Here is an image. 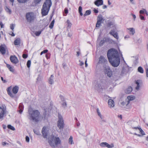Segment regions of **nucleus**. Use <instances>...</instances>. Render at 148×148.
<instances>
[{
    "label": "nucleus",
    "mask_w": 148,
    "mask_h": 148,
    "mask_svg": "<svg viewBox=\"0 0 148 148\" xmlns=\"http://www.w3.org/2000/svg\"><path fill=\"white\" fill-rule=\"evenodd\" d=\"M107 56L108 60L112 58H120L118 52L116 49L114 48L108 50Z\"/></svg>",
    "instance_id": "f257e3e1"
},
{
    "label": "nucleus",
    "mask_w": 148,
    "mask_h": 148,
    "mask_svg": "<svg viewBox=\"0 0 148 148\" xmlns=\"http://www.w3.org/2000/svg\"><path fill=\"white\" fill-rule=\"evenodd\" d=\"M29 114L30 120H32L36 122L38 121L39 118L40 112L37 110H33L32 111H29Z\"/></svg>",
    "instance_id": "f03ea898"
},
{
    "label": "nucleus",
    "mask_w": 148,
    "mask_h": 148,
    "mask_svg": "<svg viewBox=\"0 0 148 148\" xmlns=\"http://www.w3.org/2000/svg\"><path fill=\"white\" fill-rule=\"evenodd\" d=\"M36 18V14L33 12H29L26 14V19L27 22L29 23L34 22Z\"/></svg>",
    "instance_id": "7ed1b4c3"
},
{
    "label": "nucleus",
    "mask_w": 148,
    "mask_h": 148,
    "mask_svg": "<svg viewBox=\"0 0 148 148\" xmlns=\"http://www.w3.org/2000/svg\"><path fill=\"white\" fill-rule=\"evenodd\" d=\"M11 87H10L8 88L7 91L8 94L12 98H14L15 96V94H16L18 91L19 87L17 86H16L13 87L12 91L14 94L11 92Z\"/></svg>",
    "instance_id": "20e7f679"
},
{
    "label": "nucleus",
    "mask_w": 148,
    "mask_h": 148,
    "mask_svg": "<svg viewBox=\"0 0 148 148\" xmlns=\"http://www.w3.org/2000/svg\"><path fill=\"white\" fill-rule=\"evenodd\" d=\"M104 88V84L102 81L100 80L99 81L95 83L94 88L99 92L102 90Z\"/></svg>",
    "instance_id": "39448f33"
},
{
    "label": "nucleus",
    "mask_w": 148,
    "mask_h": 148,
    "mask_svg": "<svg viewBox=\"0 0 148 148\" xmlns=\"http://www.w3.org/2000/svg\"><path fill=\"white\" fill-rule=\"evenodd\" d=\"M57 126L60 130H63L64 126V120L62 116L59 114L58 120L57 122Z\"/></svg>",
    "instance_id": "423d86ee"
},
{
    "label": "nucleus",
    "mask_w": 148,
    "mask_h": 148,
    "mask_svg": "<svg viewBox=\"0 0 148 148\" xmlns=\"http://www.w3.org/2000/svg\"><path fill=\"white\" fill-rule=\"evenodd\" d=\"M108 60L111 65L114 67H118L119 65L120 62V58H112Z\"/></svg>",
    "instance_id": "0eeeda50"
},
{
    "label": "nucleus",
    "mask_w": 148,
    "mask_h": 148,
    "mask_svg": "<svg viewBox=\"0 0 148 148\" xmlns=\"http://www.w3.org/2000/svg\"><path fill=\"white\" fill-rule=\"evenodd\" d=\"M99 60L98 62V64L103 65L104 68V66H107L106 64H107L108 61L105 57L102 56H101L99 57Z\"/></svg>",
    "instance_id": "6e6552de"
},
{
    "label": "nucleus",
    "mask_w": 148,
    "mask_h": 148,
    "mask_svg": "<svg viewBox=\"0 0 148 148\" xmlns=\"http://www.w3.org/2000/svg\"><path fill=\"white\" fill-rule=\"evenodd\" d=\"M51 5V0H46L43 5L42 9H49Z\"/></svg>",
    "instance_id": "1a4fd4ad"
},
{
    "label": "nucleus",
    "mask_w": 148,
    "mask_h": 148,
    "mask_svg": "<svg viewBox=\"0 0 148 148\" xmlns=\"http://www.w3.org/2000/svg\"><path fill=\"white\" fill-rule=\"evenodd\" d=\"M105 73L109 77L112 75V72L110 67L108 66H104Z\"/></svg>",
    "instance_id": "9d476101"
},
{
    "label": "nucleus",
    "mask_w": 148,
    "mask_h": 148,
    "mask_svg": "<svg viewBox=\"0 0 148 148\" xmlns=\"http://www.w3.org/2000/svg\"><path fill=\"white\" fill-rule=\"evenodd\" d=\"M99 145L101 147H107L108 148H112L114 147V145L113 144L109 145L106 142L101 143Z\"/></svg>",
    "instance_id": "9b49d317"
},
{
    "label": "nucleus",
    "mask_w": 148,
    "mask_h": 148,
    "mask_svg": "<svg viewBox=\"0 0 148 148\" xmlns=\"http://www.w3.org/2000/svg\"><path fill=\"white\" fill-rule=\"evenodd\" d=\"M10 61L14 64H16L19 62L17 58L15 55L11 56L10 57Z\"/></svg>",
    "instance_id": "f8f14e48"
},
{
    "label": "nucleus",
    "mask_w": 148,
    "mask_h": 148,
    "mask_svg": "<svg viewBox=\"0 0 148 148\" xmlns=\"http://www.w3.org/2000/svg\"><path fill=\"white\" fill-rule=\"evenodd\" d=\"M55 137L54 136H51V138L48 139V142L51 147L53 148L55 147V143H54Z\"/></svg>",
    "instance_id": "ddd939ff"
},
{
    "label": "nucleus",
    "mask_w": 148,
    "mask_h": 148,
    "mask_svg": "<svg viewBox=\"0 0 148 148\" xmlns=\"http://www.w3.org/2000/svg\"><path fill=\"white\" fill-rule=\"evenodd\" d=\"M6 46L5 44H1L0 46V52L2 55H4L6 53L5 48Z\"/></svg>",
    "instance_id": "4468645a"
},
{
    "label": "nucleus",
    "mask_w": 148,
    "mask_h": 148,
    "mask_svg": "<svg viewBox=\"0 0 148 148\" xmlns=\"http://www.w3.org/2000/svg\"><path fill=\"white\" fill-rule=\"evenodd\" d=\"M114 25V23L113 22L109 21L106 23V26L105 27V29L106 30H109L112 26Z\"/></svg>",
    "instance_id": "2eb2a0df"
},
{
    "label": "nucleus",
    "mask_w": 148,
    "mask_h": 148,
    "mask_svg": "<svg viewBox=\"0 0 148 148\" xmlns=\"http://www.w3.org/2000/svg\"><path fill=\"white\" fill-rule=\"evenodd\" d=\"M42 132L44 138H46L47 135V128L45 127H43L42 128Z\"/></svg>",
    "instance_id": "dca6fc26"
},
{
    "label": "nucleus",
    "mask_w": 148,
    "mask_h": 148,
    "mask_svg": "<svg viewBox=\"0 0 148 148\" xmlns=\"http://www.w3.org/2000/svg\"><path fill=\"white\" fill-rule=\"evenodd\" d=\"M95 4L97 6L102 5L103 4V0H96L94 2Z\"/></svg>",
    "instance_id": "f3484780"
},
{
    "label": "nucleus",
    "mask_w": 148,
    "mask_h": 148,
    "mask_svg": "<svg viewBox=\"0 0 148 148\" xmlns=\"http://www.w3.org/2000/svg\"><path fill=\"white\" fill-rule=\"evenodd\" d=\"M132 128L133 129H138L140 131V132L141 134L143 135H145V133L142 130V129L139 126V127H135L134 126H132Z\"/></svg>",
    "instance_id": "a211bd4d"
},
{
    "label": "nucleus",
    "mask_w": 148,
    "mask_h": 148,
    "mask_svg": "<svg viewBox=\"0 0 148 148\" xmlns=\"http://www.w3.org/2000/svg\"><path fill=\"white\" fill-rule=\"evenodd\" d=\"M108 103L109 107H113L114 106V103L113 100L109 99L108 101Z\"/></svg>",
    "instance_id": "6ab92c4d"
},
{
    "label": "nucleus",
    "mask_w": 148,
    "mask_h": 148,
    "mask_svg": "<svg viewBox=\"0 0 148 148\" xmlns=\"http://www.w3.org/2000/svg\"><path fill=\"white\" fill-rule=\"evenodd\" d=\"M132 90V89L131 86H129L125 90V92L127 94L130 93Z\"/></svg>",
    "instance_id": "aec40b11"
},
{
    "label": "nucleus",
    "mask_w": 148,
    "mask_h": 148,
    "mask_svg": "<svg viewBox=\"0 0 148 148\" xmlns=\"http://www.w3.org/2000/svg\"><path fill=\"white\" fill-rule=\"evenodd\" d=\"M19 110L18 111L21 114L24 109V106L23 104H20L19 106Z\"/></svg>",
    "instance_id": "412c9836"
},
{
    "label": "nucleus",
    "mask_w": 148,
    "mask_h": 148,
    "mask_svg": "<svg viewBox=\"0 0 148 148\" xmlns=\"http://www.w3.org/2000/svg\"><path fill=\"white\" fill-rule=\"evenodd\" d=\"M21 40L19 38H17L14 41V44L15 45H18L20 43Z\"/></svg>",
    "instance_id": "4be33fe9"
},
{
    "label": "nucleus",
    "mask_w": 148,
    "mask_h": 148,
    "mask_svg": "<svg viewBox=\"0 0 148 148\" xmlns=\"http://www.w3.org/2000/svg\"><path fill=\"white\" fill-rule=\"evenodd\" d=\"M49 10H41V13L42 16H45L48 14Z\"/></svg>",
    "instance_id": "5701e85b"
},
{
    "label": "nucleus",
    "mask_w": 148,
    "mask_h": 148,
    "mask_svg": "<svg viewBox=\"0 0 148 148\" xmlns=\"http://www.w3.org/2000/svg\"><path fill=\"white\" fill-rule=\"evenodd\" d=\"M55 143L56 145H58L60 143V140L59 137H56L54 139Z\"/></svg>",
    "instance_id": "b1692460"
},
{
    "label": "nucleus",
    "mask_w": 148,
    "mask_h": 148,
    "mask_svg": "<svg viewBox=\"0 0 148 148\" xmlns=\"http://www.w3.org/2000/svg\"><path fill=\"white\" fill-rule=\"evenodd\" d=\"M41 0H34V2L31 4V6H36L37 4Z\"/></svg>",
    "instance_id": "393cba45"
},
{
    "label": "nucleus",
    "mask_w": 148,
    "mask_h": 148,
    "mask_svg": "<svg viewBox=\"0 0 148 148\" xmlns=\"http://www.w3.org/2000/svg\"><path fill=\"white\" fill-rule=\"evenodd\" d=\"M54 76L53 75H51L50 77L49 78V83L51 84H52L53 83V77Z\"/></svg>",
    "instance_id": "a878e982"
},
{
    "label": "nucleus",
    "mask_w": 148,
    "mask_h": 148,
    "mask_svg": "<svg viewBox=\"0 0 148 148\" xmlns=\"http://www.w3.org/2000/svg\"><path fill=\"white\" fill-rule=\"evenodd\" d=\"M66 23H67V27L70 28L72 25V24L69 19L67 20Z\"/></svg>",
    "instance_id": "bb28decb"
},
{
    "label": "nucleus",
    "mask_w": 148,
    "mask_h": 148,
    "mask_svg": "<svg viewBox=\"0 0 148 148\" xmlns=\"http://www.w3.org/2000/svg\"><path fill=\"white\" fill-rule=\"evenodd\" d=\"M130 32V34L133 35L135 33L134 29L133 28H130L128 29Z\"/></svg>",
    "instance_id": "cd10ccee"
},
{
    "label": "nucleus",
    "mask_w": 148,
    "mask_h": 148,
    "mask_svg": "<svg viewBox=\"0 0 148 148\" xmlns=\"http://www.w3.org/2000/svg\"><path fill=\"white\" fill-rule=\"evenodd\" d=\"M139 83H140V80H137L136 81L135 83L137 84V86L136 87V90H138L139 89L140 86H139Z\"/></svg>",
    "instance_id": "c85d7f7f"
},
{
    "label": "nucleus",
    "mask_w": 148,
    "mask_h": 148,
    "mask_svg": "<svg viewBox=\"0 0 148 148\" xmlns=\"http://www.w3.org/2000/svg\"><path fill=\"white\" fill-rule=\"evenodd\" d=\"M127 98L128 101H132L134 100L135 98V97L134 96H129L127 97Z\"/></svg>",
    "instance_id": "c756f323"
},
{
    "label": "nucleus",
    "mask_w": 148,
    "mask_h": 148,
    "mask_svg": "<svg viewBox=\"0 0 148 148\" xmlns=\"http://www.w3.org/2000/svg\"><path fill=\"white\" fill-rule=\"evenodd\" d=\"M97 21L102 22V21H103V18L101 15H99L98 16L97 18Z\"/></svg>",
    "instance_id": "7c9ffc66"
},
{
    "label": "nucleus",
    "mask_w": 148,
    "mask_h": 148,
    "mask_svg": "<svg viewBox=\"0 0 148 148\" xmlns=\"http://www.w3.org/2000/svg\"><path fill=\"white\" fill-rule=\"evenodd\" d=\"M55 20L54 19H53L51 22L50 24L49 25V27L51 29H52L53 26L54 24V23Z\"/></svg>",
    "instance_id": "2f4dec72"
},
{
    "label": "nucleus",
    "mask_w": 148,
    "mask_h": 148,
    "mask_svg": "<svg viewBox=\"0 0 148 148\" xmlns=\"http://www.w3.org/2000/svg\"><path fill=\"white\" fill-rule=\"evenodd\" d=\"M7 127L8 129H10L13 131H14L15 130V128L13 126H12L10 125H8L7 126Z\"/></svg>",
    "instance_id": "473e14b6"
},
{
    "label": "nucleus",
    "mask_w": 148,
    "mask_h": 148,
    "mask_svg": "<svg viewBox=\"0 0 148 148\" xmlns=\"http://www.w3.org/2000/svg\"><path fill=\"white\" fill-rule=\"evenodd\" d=\"M138 71L141 73H143L144 72V70L143 68L141 66H139L138 69Z\"/></svg>",
    "instance_id": "72a5a7b5"
},
{
    "label": "nucleus",
    "mask_w": 148,
    "mask_h": 148,
    "mask_svg": "<svg viewBox=\"0 0 148 148\" xmlns=\"http://www.w3.org/2000/svg\"><path fill=\"white\" fill-rule=\"evenodd\" d=\"M91 13V11L89 10H88L86 11L85 14H84V16H86V15H90Z\"/></svg>",
    "instance_id": "f704fd0d"
},
{
    "label": "nucleus",
    "mask_w": 148,
    "mask_h": 148,
    "mask_svg": "<svg viewBox=\"0 0 148 148\" xmlns=\"http://www.w3.org/2000/svg\"><path fill=\"white\" fill-rule=\"evenodd\" d=\"M69 143L71 145L73 144V137L71 136H70L69 139Z\"/></svg>",
    "instance_id": "c9c22d12"
},
{
    "label": "nucleus",
    "mask_w": 148,
    "mask_h": 148,
    "mask_svg": "<svg viewBox=\"0 0 148 148\" xmlns=\"http://www.w3.org/2000/svg\"><path fill=\"white\" fill-rule=\"evenodd\" d=\"M102 23V22L97 21L96 25V27H99L100 25H101V24Z\"/></svg>",
    "instance_id": "e433bc0d"
},
{
    "label": "nucleus",
    "mask_w": 148,
    "mask_h": 148,
    "mask_svg": "<svg viewBox=\"0 0 148 148\" xmlns=\"http://www.w3.org/2000/svg\"><path fill=\"white\" fill-rule=\"evenodd\" d=\"M129 103V101H127V104H126V102L124 101H122L121 102V104L123 106H124L125 105H127Z\"/></svg>",
    "instance_id": "4c0bfd02"
},
{
    "label": "nucleus",
    "mask_w": 148,
    "mask_h": 148,
    "mask_svg": "<svg viewBox=\"0 0 148 148\" xmlns=\"http://www.w3.org/2000/svg\"><path fill=\"white\" fill-rule=\"evenodd\" d=\"M115 38L118 39L119 38L118 34L117 32H116L115 34L112 35Z\"/></svg>",
    "instance_id": "58836bf2"
},
{
    "label": "nucleus",
    "mask_w": 148,
    "mask_h": 148,
    "mask_svg": "<svg viewBox=\"0 0 148 148\" xmlns=\"http://www.w3.org/2000/svg\"><path fill=\"white\" fill-rule=\"evenodd\" d=\"M31 64V61L30 60H28L27 62V67L29 68Z\"/></svg>",
    "instance_id": "ea45409f"
},
{
    "label": "nucleus",
    "mask_w": 148,
    "mask_h": 148,
    "mask_svg": "<svg viewBox=\"0 0 148 148\" xmlns=\"http://www.w3.org/2000/svg\"><path fill=\"white\" fill-rule=\"evenodd\" d=\"M68 10H64L63 12V15L64 16H66L68 13Z\"/></svg>",
    "instance_id": "a19ab883"
},
{
    "label": "nucleus",
    "mask_w": 148,
    "mask_h": 148,
    "mask_svg": "<svg viewBox=\"0 0 148 148\" xmlns=\"http://www.w3.org/2000/svg\"><path fill=\"white\" fill-rule=\"evenodd\" d=\"M48 51V50L47 49H45L42 51L40 53L41 55H42L43 53H47Z\"/></svg>",
    "instance_id": "79ce46f5"
},
{
    "label": "nucleus",
    "mask_w": 148,
    "mask_h": 148,
    "mask_svg": "<svg viewBox=\"0 0 148 148\" xmlns=\"http://www.w3.org/2000/svg\"><path fill=\"white\" fill-rule=\"evenodd\" d=\"M41 33V31H36L35 32V34L37 36H39Z\"/></svg>",
    "instance_id": "37998d69"
},
{
    "label": "nucleus",
    "mask_w": 148,
    "mask_h": 148,
    "mask_svg": "<svg viewBox=\"0 0 148 148\" xmlns=\"http://www.w3.org/2000/svg\"><path fill=\"white\" fill-rule=\"evenodd\" d=\"M15 27V25L13 24H11L10 25V28L13 31Z\"/></svg>",
    "instance_id": "c03bdc74"
},
{
    "label": "nucleus",
    "mask_w": 148,
    "mask_h": 148,
    "mask_svg": "<svg viewBox=\"0 0 148 148\" xmlns=\"http://www.w3.org/2000/svg\"><path fill=\"white\" fill-rule=\"evenodd\" d=\"M108 42L109 43H110V44H115V41H114V40H112L110 38Z\"/></svg>",
    "instance_id": "a18cd8bd"
},
{
    "label": "nucleus",
    "mask_w": 148,
    "mask_h": 148,
    "mask_svg": "<svg viewBox=\"0 0 148 148\" xmlns=\"http://www.w3.org/2000/svg\"><path fill=\"white\" fill-rule=\"evenodd\" d=\"M105 43V42L103 39V40H102L100 41L99 44L101 46L103 45V44Z\"/></svg>",
    "instance_id": "49530a36"
},
{
    "label": "nucleus",
    "mask_w": 148,
    "mask_h": 148,
    "mask_svg": "<svg viewBox=\"0 0 148 148\" xmlns=\"http://www.w3.org/2000/svg\"><path fill=\"white\" fill-rule=\"evenodd\" d=\"M145 10H140L139 12L140 14H145Z\"/></svg>",
    "instance_id": "de8ad7c7"
},
{
    "label": "nucleus",
    "mask_w": 148,
    "mask_h": 148,
    "mask_svg": "<svg viewBox=\"0 0 148 148\" xmlns=\"http://www.w3.org/2000/svg\"><path fill=\"white\" fill-rule=\"evenodd\" d=\"M22 57L23 58L26 59L28 55L27 54L24 53L23 54Z\"/></svg>",
    "instance_id": "09e8293b"
},
{
    "label": "nucleus",
    "mask_w": 148,
    "mask_h": 148,
    "mask_svg": "<svg viewBox=\"0 0 148 148\" xmlns=\"http://www.w3.org/2000/svg\"><path fill=\"white\" fill-rule=\"evenodd\" d=\"M109 39H110V38H103V39L104 40L105 42H108L109 40Z\"/></svg>",
    "instance_id": "8fccbe9b"
},
{
    "label": "nucleus",
    "mask_w": 148,
    "mask_h": 148,
    "mask_svg": "<svg viewBox=\"0 0 148 148\" xmlns=\"http://www.w3.org/2000/svg\"><path fill=\"white\" fill-rule=\"evenodd\" d=\"M25 140L26 142H29V138L27 136H26L25 137Z\"/></svg>",
    "instance_id": "3c124183"
},
{
    "label": "nucleus",
    "mask_w": 148,
    "mask_h": 148,
    "mask_svg": "<svg viewBox=\"0 0 148 148\" xmlns=\"http://www.w3.org/2000/svg\"><path fill=\"white\" fill-rule=\"evenodd\" d=\"M10 71L12 72H14V70L13 69V67H12L11 66L10 69H9Z\"/></svg>",
    "instance_id": "603ef678"
},
{
    "label": "nucleus",
    "mask_w": 148,
    "mask_h": 148,
    "mask_svg": "<svg viewBox=\"0 0 148 148\" xmlns=\"http://www.w3.org/2000/svg\"><path fill=\"white\" fill-rule=\"evenodd\" d=\"M140 19L142 20H145L144 17L141 14H140Z\"/></svg>",
    "instance_id": "864d4df0"
},
{
    "label": "nucleus",
    "mask_w": 148,
    "mask_h": 148,
    "mask_svg": "<svg viewBox=\"0 0 148 148\" xmlns=\"http://www.w3.org/2000/svg\"><path fill=\"white\" fill-rule=\"evenodd\" d=\"M72 34L73 33L71 32H69L68 33V36L70 37H71L72 36Z\"/></svg>",
    "instance_id": "5fc2aeb1"
},
{
    "label": "nucleus",
    "mask_w": 148,
    "mask_h": 148,
    "mask_svg": "<svg viewBox=\"0 0 148 148\" xmlns=\"http://www.w3.org/2000/svg\"><path fill=\"white\" fill-rule=\"evenodd\" d=\"M46 57L48 59L50 57V54L49 53H47L46 54Z\"/></svg>",
    "instance_id": "6e6d98bb"
},
{
    "label": "nucleus",
    "mask_w": 148,
    "mask_h": 148,
    "mask_svg": "<svg viewBox=\"0 0 148 148\" xmlns=\"http://www.w3.org/2000/svg\"><path fill=\"white\" fill-rule=\"evenodd\" d=\"M97 114L98 115V116H99V115H101V114L100 112L99 109L98 108H97Z\"/></svg>",
    "instance_id": "4d7b16f0"
},
{
    "label": "nucleus",
    "mask_w": 148,
    "mask_h": 148,
    "mask_svg": "<svg viewBox=\"0 0 148 148\" xmlns=\"http://www.w3.org/2000/svg\"><path fill=\"white\" fill-rule=\"evenodd\" d=\"M79 10V13L80 15L81 16H82L83 14L82 12V10Z\"/></svg>",
    "instance_id": "13d9d810"
},
{
    "label": "nucleus",
    "mask_w": 148,
    "mask_h": 148,
    "mask_svg": "<svg viewBox=\"0 0 148 148\" xmlns=\"http://www.w3.org/2000/svg\"><path fill=\"white\" fill-rule=\"evenodd\" d=\"M34 133L36 135H39V133L38 132H37V131L35 130H34Z\"/></svg>",
    "instance_id": "bf43d9fd"
},
{
    "label": "nucleus",
    "mask_w": 148,
    "mask_h": 148,
    "mask_svg": "<svg viewBox=\"0 0 148 148\" xmlns=\"http://www.w3.org/2000/svg\"><path fill=\"white\" fill-rule=\"evenodd\" d=\"M6 66L9 69L11 67V66L9 64H6Z\"/></svg>",
    "instance_id": "052dcab7"
},
{
    "label": "nucleus",
    "mask_w": 148,
    "mask_h": 148,
    "mask_svg": "<svg viewBox=\"0 0 148 148\" xmlns=\"http://www.w3.org/2000/svg\"><path fill=\"white\" fill-rule=\"evenodd\" d=\"M79 62H80V65L82 66L84 64V63L82 62L80 60H79Z\"/></svg>",
    "instance_id": "680f3d73"
},
{
    "label": "nucleus",
    "mask_w": 148,
    "mask_h": 148,
    "mask_svg": "<svg viewBox=\"0 0 148 148\" xmlns=\"http://www.w3.org/2000/svg\"><path fill=\"white\" fill-rule=\"evenodd\" d=\"M62 106L63 107L66 106V102H64L62 103Z\"/></svg>",
    "instance_id": "e2e57ef3"
},
{
    "label": "nucleus",
    "mask_w": 148,
    "mask_h": 148,
    "mask_svg": "<svg viewBox=\"0 0 148 148\" xmlns=\"http://www.w3.org/2000/svg\"><path fill=\"white\" fill-rule=\"evenodd\" d=\"M10 33H12V34H11L10 33L9 34L10 35L12 36H15V34L13 32H10Z\"/></svg>",
    "instance_id": "0e129e2a"
},
{
    "label": "nucleus",
    "mask_w": 148,
    "mask_h": 148,
    "mask_svg": "<svg viewBox=\"0 0 148 148\" xmlns=\"http://www.w3.org/2000/svg\"><path fill=\"white\" fill-rule=\"evenodd\" d=\"M3 127L4 129H5L7 127L6 125H3Z\"/></svg>",
    "instance_id": "69168bd1"
},
{
    "label": "nucleus",
    "mask_w": 148,
    "mask_h": 148,
    "mask_svg": "<svg viewBox=\"0 0 148 148\" xmlns=\"http://www.w3.org/2000/svg\"><path fill=\"white\" fill-rule=\"evenodd\" d=\"M146 76L147 77H148V68H147L146 70Z\"/></svg>",
    "instance_id": "338daca9"
},
{
    "label": "nucleus",
    "mask_w": 148,
    "mask_h": 148,
    "mask_svg": "<svg viewBox=\"0 0 148 148\" xmlns=\"http://www.w3.org/2000/svg\"><path fill=\"white\" fill-rule=\"evenodd\" d=\"M116 32H110L109 34L111 35H113V34H115V33Z\"/></svg>",
    "instance_id": "774afa93"
}]
</instances>
